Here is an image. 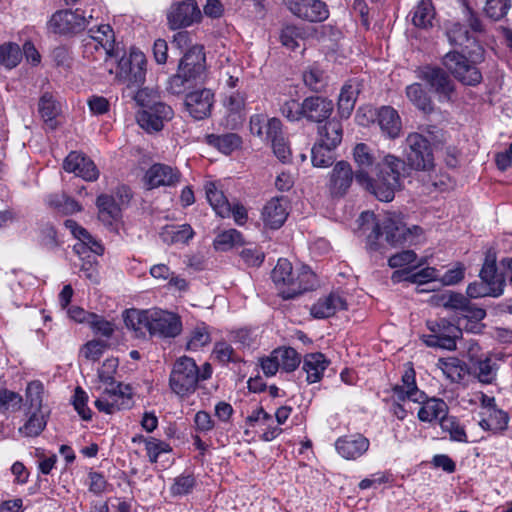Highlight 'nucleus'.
<instances>
[{
  "instance_id": "f257e3e1",
  "label": "nucleus",
  "mask_w": 512,
  "mask_h": 512,
  "mask_svg": "<svg viewBox=\"0 0 512 512\" xmlns=\"http://www.w3.org/2000/svg\"><path fill=\"white\" fill-rule=\"evenodd\" d=\"M353 159L357 166L356 182L378 200L390 202L395 193L403 188L407 174L403 159L386 154L378 161L373 150L365 143H358L354 147Z\"/></svg>"
},
{
  "instance_id": "f03ea898",
  "label": "nucleus",
  "mask_w": 512,
  "mask_h": 512,
  "mask_svg": "<svg viewBox=\"0 0 512 512\" xmlns=\"http://www.w3.org/2000/svg\"><path fill=\"white\" fill-rule=\"evenodd\" d=\"M358 231L366 237L370 252L385 253L387 247L405 248L425 240L420 226L406 227L402 213L387 212L377 218L371 211H364L357 219Z\"/></svg>"
},
{
  "instance_id": "7ed1b4c3",
  "label": "nucleus",
  "mask_w": 512,
  "mask_h": 512,
  "mask_svg": "<svg viewBox=\"0 0 512 512\" xmlns=\"http://www.w3.org/2000/svg\"><path fill=\"white\" fill-rule=\"evenodd\" d=\"M206 80V57L203 46L189 48L179 61L176 74L167 80L166 90L172 95H181Z\"/></svg>"
},
{
  "instance_id": "20e7f679",
  "label": "nucleus",
  "mask_w": 512,
  "mask_h": 512,
  "mask_svg": "<svg viewBox=\"0 0 512 512\" xmlns=\"http://www.w3.org/2000/svg\"><path fill=\"white\" fill-rule=\"evenodd\" d=\"M512 273V258H485L479 272L480 281L470 283L467 295L470 298L499 297L503 294L506 278Z\"/></svg>"
},
{
  "instance_id": "39448f33",
  "label": "nucleus",
  "mask_w": 512,
  "mask_h": 512,
  "mask_svg": "<svg viewBox=\"0 0 512 512\" xmlns=\"http://www.w3.org/2000/svg\"><path fill=\"white\" fill-rule=\"evenodd\" d=\"M407 148L405 150L407 176L410 170L430 171L434 168V156L430 141L420 133H410L406 138Z\"/></svg>"
},
{
  "instance_id": "423d86ee",
  "label": "nucleus",
  "mask_w": 512,
  "mask_h": 512,
  "mask_svg": "<svg viewBox=\"0 0 512 512\" xmlns=\"http://www.w3.org/2000/svg\"><path fill=\"white\" fill-rule=\"evenodd\" d=\"M418 258H388L391 268H399L392 273L393 282L409 281L423 284L438 278V271L431 267L419 269L423 262Z\"/></svg>"
},
{
  "instance_id": "0eeeda50",
  "label": "nucleus",
  "mask_w": 512,
  "mask_h": 512,
  "mask_svg": "<svg viewBox=\"0 0 512 512\" xmlns=\"http://www.w3.org/2000/svg\"><path fill=\"white\" fill-rule=\"evenodd\" d=\"M147 60L141 51L131 49L118 62L117 77L128 89L140 88L146 81Z\"/></svg>"
},
{
  "instance_id": "6e6552de",
  "label": "nucleus",
  "mask_w": 512,
  "mask_h": 512,
  "mask_svg": "<svg viewBox=\"0 0 512 512\" xmlns=\"http://www.w3.org/2000/svg\"><path fill=\"white\" fill-rule=\"evenodd\" d=\"M199 380V369L195 361L189 357H182L173 366L169 384L174 393L184 397L196 390Z\"/></svg>"
},
{
  "instance_id": "1a4fd4ad",
  "label": "nucleus",
  "mask_w": 512,
  "mask_h": 512,
  "mask_svg": "<svg viewBox=\"0 0 512 512\" xmlns=\"http://www.w3.org/2000/svg\"><path fill=\"white\" fill-rule=\"evenodd\" d=\"M445 68L456 80L466 86H477L482 81V73L468 55L456 51L448 52L442 60Z\"/></svg>"
},
{
  "instance_id": "9d476101",
  "label": "nucleus",
  "mask_w": 512,
  "mask_h": 512,
  "mask_svg": "<svg viewBox=\"0 0 512 512\" xmlns=\"http://www.w3.org/2000/svg\"><path fill=\"white\" fill-rule=\"evenodd\" d=\"M461 319L455 325L442 318L434 321H427L430 335L424 336V342L429 347H437L446 350L456 349V340L462 336Z\"/></svg>"
},
{
  "instance_id": "9b49d317",
  "label": "nucleus",
  "mask_w": 512,
  "mask_h": 512,
  "mask_svg": "<svg viewBox=\"0 0 512 512\" xmlns=\"http://www.w3.org/2000/svg\"><path fill=\"white\" fill-rule=\"evenodd\" d=\"M418 77L430 90L438 95L440 101H449L455 91V84L449 74L438 66L425 65L418 69Z\"/></svg>"
},
{
  "instance_id": "f8f14e48",
  "label": "nucleus",
  "mask_w": 512,
  "mask_h": 512,
  "mask_svg": "<svg viewBox=\"0 0 512 512\" xmlns=\"http://www.w3.org/2000/svg\"><path fill=\"white\" fill-rule=\"evenodd\" d=\"M201 18L202 13L195 0L174 2L167 11L168 26L172 30L189 27Z\"/></svg>"
},
{
  "instance_id": "ddd939ff",
  "label": "nucleus",
  "mask_w": 512,
  "mask_h": 512,
  "mask_svg": "<svg viewBox=\"0 0 512 512\" xmlns=\"http://www.w3.org/2000/svg\"><path fill=\"white\" fill-rule=\"evenodd\" d=\"M284 6L296 17L311 22H323L329 17V10L321 0H283Z\"/></svg>"
},
{
  "instance_id": "4468645a",
  "label": "nucleus",
  "mask_w": 512,
  "mask_h": 512,
  "mask_svg": "<svg viewBox=\"0 0 512 512\" xmlns=\"http://www.w3.org/2000/svg\"><path fill=\"white\" fill-rule=\"evenodd\" d=\"M182 178V174L177 167L165 163H154L144 174L143 182L147 189H156L159 187H175Z\"/></svg>"
},
{
  "instance_id": "2eb2a0df",
  "label": "nucleus",
  "mask_w": 512,
  "mask_h": 512,
  "mask_svg": "<svg viewBox=\"0 0 512 512\" xmlns=\"http://www.w3.org/2000/svg\"><path fill=\"white\" fill-rule=\"evenodd\" d=\"M87 20L79 10L56 11L48 22V28L55 34L70 35L81 32L87 25Z\"/></svg>"
},
{
  "instance_id": "dca6fc26",
  "label": "nucleus",
  "mask_w": 512,
  "mask_h": 512,
  "mask_svg": "<svg viewBox=\"0 0 512 512\" xmlns=\"http://www.w3.org/2000/svg\"><path fill=\"white\" fill-rule=\"evenodd\" d=\"M447 37L452 45L461 47L463 53L472 58L474 62H481L484 59L483 47L463 24L454 23L447 31Z\"/></svg>"
},
{
  "instance_id": "f3484780",
  "label": "nucleus",
  "mask_w": 512,
  "mask_h": 512,
  "mask_svg": "<svg viewBox=\"0 0 512 512\" xmlns=\"http://www.w3.org/2000/svg\"><path fill=\"white\" fill-rule=\"evenodd\" d=\"M213 104L214 93L207 88L187 93L184 101L186 111L195 120H203L209 117Z\"/></svg>"
},
{
  "instance_id": "a211bd4d",
  "label": "nucleus",
  "mask_w": 512,
  "mask_h": 512,
  "mask_svg": "<svg viewBox=\"0 0 512 512\" xmlns=\"http://www.w3.org/2000/svg\"><path fill=\"white\" fill-rule=\"evenodd\" d=\"M150 321V335L176 337L181 332L180 318L174 313L151 309Z\"/></svg>"
},
{
  "instance_id": "6ab92c4d",
  "label": "nucleus",
  "mask_w": 512,
  "mask_h": 512,
  "mask_svg": "<svg viewBox=\"0 0 512 512\" xmlns=\"http://www.w3.org/2000/svg\"><path fill=\"white\" fill-rule=\"evenodd\" d=\"M98 218L112 231L119 233L122 219V208L114 196L101 194L96 199Z\"/></svg>"
},
{
  "instance_id": "aec40b11",
  "label": "nucleus",
  "mask_w": 512,
  "mask_h": 512,
  "mask_svg": "<svg viewBox=\"0 0 512 512\" xmlns=\"http://www.w3.org/2000/svg\"><path fill=\"white\" fill-rule=\"evenodd\" d=\"M302 109L306 121L321 124L329 120L334 103L323 96H309L302 101Z\"/></svg>"
},
{
  "instance_id": "412c9836",
  "label": "nucleus",
  "mask_w": 512,
  "mask_h": 512,
  "mask_svg": "<svg viewBox=\"0 0 512 512\" xmlns=\"http://www.w3.org/2000/svg\"><path fill=\"white\" fill-rule=\"evenodd\" d=\"M66 172L74 173L86 181H95L99 177V170L95 163L82 153L72 151L63 162Z\"/></svg>"
},
{
  "instance_id": "4be33fe9",
  "label": "nucleus",
  "mask_w": 512,
  "mask_h": 512,
  "mask_svg": "<svg viewBox=\"0 0 512 512\" xmlns=\"http://www.w3.org/2000/svg\"><path fill=\"white\" fill-rule=\"evenodd\" d=\"M355 173L347 161H339L333 167L329 177V191L334 197L344 196L350 188Z\"/></svg>"
},
{
  "instance_id": "5701e85b",
  "label": "nucleus",
  "mask_w": 512,
  "mask_h": 512,
  "mask_svg": "<svg viewBox=\"0 0 512 512\" xmlns=\"http://www.w3.org/2000/svg\"><path fill=\"white\" fill-rule=\"evenodd\" d=\"M335 447L343 458L356 459L368 450L369 440L361 434L346 435L336 441Z\"/></svg>"
},
{
  "instance_id": "b1692460",
  "label": "nucleus",
  "mask_w": 512,
  "mask_h": 512,
  "mask_svg": "<svg viewBox=\"0 0 512 512\" xmlns=\"http://www.w3.org/2000/svg\"><path fill=\"white\" fill-rule=\"evenodd\" d=\"M295 284H297L296 289L282 292L281 295L283 299H293L303 294L305 291L313 290L318 285L316 274L310 269L309 266L301 264L298 259H296Z\"/></svg>"
},
{
  "instance_id": "393cba45",
  "label": "nucleus",
  "mask_w": 512,
  "mask_h": 512,
  "mask_svg": "<svg viewBox=\"0 0 512 512\" xmlns=\"http://www.w3.org/2000/svg\"><path fill=\"white\" fill-rule=\"evenodd\" d=\"M347 303L338 293H330L329 295L320 298L310 308V313L314 318L324 319L329 318L339 310H346Z\"/></svg>"
},
{
  "instance_id": "a878e982",
  "label": "nucleus",
  "mask_w": 512,
  "mask_h": 512,
  "mask_svg": "<svg viewBox=\"0 0 512 512\" xmlns=\"http://www.w3.org/2000/svg\"><path fill=\"white\" fill-rule=\"evenodd\" d=\"M263 220L271 229L280 228L287 216V200L284 197L272 198L263 208Z\"/></svg>"
},
{
  "instance_id": "bb28decb",
  "label": "nucleus",
  "mask_w": 512,
  "mask_h": 512,
  "mask_svg": "<svg viewBox=\"0 0 512 512\" xmlns=\"http://www.w3.org/2000/svg\"><path fill=\"white\" fill-rule=\"evenodd\" d=\"M360 91L361 83L357 79H351L343 85L337 103L341 118L347 119L350 117Z\"/></svg>"
},
{
  "instance_id": "cd10ccee",
  "label": "nucleus",
  "mask_w": 512,
  "mask_h": 512,
  "mask_svg": "<svg viewBox=\"0 0 512 512\" xmlns=\"http://www.w3.org/2000/svg\"><path fill=\"white\" fill-rule=\"evenodd\" d=\"M377 122L384 135L390 139L399 137L402 124L398 112L391 106H382L376 113Z\"/></svg>"
},
{
  "instance_id": "c85d7f7f",
  "label": "nucleus",
  "mask_w": 512,
  "mask_h": 512,
  "mask_svg": "<svg viewBox=\"0 0 512 512\" xmlns=\"http://www.w3.org/2000/svg\"><path fill=\"white\" fill-rule=\"evenodd\" d=\"M393 392L399 401H423L424 398V392L417 388L415 371L411 367L402 375V385H396Z\"/></svg>"
},
{
  "instance_id": "c756f323",
  "label": "nucleus",
  "mask_w": 512,
  "mask_h": 512,
  "mask_svg": "<svg viewBox=\"0 0 512 512\" xmlns=\"http://www.w3.org/2000/svg\"><path fill=\"white\" fill-rule=\"evenodd\" d=\"M151 310L128 309L123 313V320L126 327L133 330L137 337H144L150 334Z\"/></svg>"
},
{
  "instance_id": "7c9ffc66",
  "label": "nucleus",
  "mask_w": 512,
  "mask_h": 512,
  "mask_svg": "<svg viewBox=\"0 0 512 512\" xmlns=\"http://www.w3.org/2000/svg\"><path fill=\"white\" fill-rule=\"evenodd\" d=\"M421 404L418 411V418L423 422H432L433 420H439L446 416L448 413V406L444 400L438 398H427L424 394L423 401H415Z\"/></svg>"
},
{
  "instance_id": "2f4dec72",
  "label": "nucleus",
  "mask_w": 512,
  "mask_h": 512,
  "mask_svg": "<svg viewBox=\"0 0 512 512\" xmlns=\"http://www.w3.org/2000/svg\"><path fill=\"white\" fill-rule=\"evenodd\" d=\"M50 410H27L28 419L19 428V433L25 437H37L45 429Z\"/></svg>"
},
{
  "instance_id": "473e14b6",
  "label": "nucleus",
  "mask_w": 512,
  "mask_h": 512,
  "mask_svg": "<svg viewBox=\"0 0 512 512\" xmlns=\"http://www.w3.org/2000/svg\"><path fill=\"white\" fill-rule=\"evenodd\" d=\"M205 193L208 202L213 210L222 218L229 217L231 214V204L224 195L222 190H219L215 183L208 182L205 184Z\"/></svg>"
},
{
  "instance_id": "72a5a7b5",
  "label": "nucleus",
  "mask_w": 512,
  "mask_h": 512,
  "mask_svg": "<svg viewBox=\"0 0 512 512\" xmlns=\"http://www.w3.org/2000/svg\"><path fill=\"white\" fill-rule=\"evenodd\" d=\"M405 92L409 101L425 114H430L434 111L433 101L422 84L413 83L408 85Z\"/></svg>"
},
{
  "instance_id": "f704fd0d",
  "label": "nucleus",
  "mask_w": 512,
  "mask_h": 512,
  "mask_svg": "<svg viewBox=\"0 0 512 512\" xmlns=\"http://www.w3.org/2000/svg\"><path fill=\"white\" fill-rule=\"evenodd\" d=\"M326 369L324 355L321 353L308 354L304 358L302 371L306 374L308 383L319 381Z\"/></svg>"
},
{
  "instance_id": "c9c22d12",
  "label": "nucleus",
  "mask_w": 512,
  "mask_h": 512,
  "mask_svg": "<svg viewBox=\"0 0 512 512\" xmlns=\"http://www.w3.org/2000/svg\"><path fill=\"white\" fill-rule=\"evenodd\" d=\"M271 276L276 284L295 285L296 260L293 263L289 258H278Z\"/></svg>"
},
{
  "instance_id": "e433bc0d",
  "label": "nucleus",
  "mask_w": 512,
  "mask_h": 512,
  "mask_svg": "<svg viewBox=\"0 0 512 512\" xmlns=\"http://www.w3.org/2000/svg\"><path fill=\"white\" fill-rule=\"evenodd\" d=\"M323 125L318 126V135L320 143L337 147L342 140V125L339 121L327 120Z\"/></svg>"
},
{
  "instance_id": "4c0bfd02",
  "label": "nucleus",
  "mask_w": 512,
  "mask_h": 512,
  "mask_svg": "<svg viewBox=\"0 0 512 512\" xmlns=\"http://www.w3.org/2000/svg\"><path fill=\"white\" fill-rule=\"evenodd\" d=\"M435 9L431 0H421L414 8L412 23L422 29H428L433 26L435 19Z\"/></svg>"
},
{
  "instance_id": "58836bf2",
  "label": "nucleus",
  "mask_w": 512,
  "mask_h": 512,
  "mask_svg": "<svg viewBox=\"0 0 512 512\" xmlns=\"http://www.w3.org/2000/svg\"><path fill=\"white\" fill-rule=\"evenodd\" d=\"M192 236L193 230L188 224L165 226L160 233L161 239L167 244L186 243Z\"/></svg>"
},
{
  "instance_id": "ea45409f",
  "label": "nucleus",
  "mask_w": 512,
  "mask_h": 512,
  "mask_svg": "<svg viewBox=\"0 0 512 512\" xmlns=\"http://www.w3.org/2000/svg\"><path fill=\"white\" fill-rule=\"evenodd\" d=\"M207 143L216 147L222 153L228 155L237 149L241 143V137L235 133H227L222 135L210 134L207 135Z\"/></svg>"
},
{
  "instance_id": "a19ab883",
  "label": "nucleus",
  "mask_w": 512,
  "mask_h": 512,
  "mask_svg": "<svg viewBox=\"0 0 512 512\" xmlns=\"http://www.w3.org/2000/svg\"><path fill=\"white\" fill-rule=\"evenodd\" d=\"M38 111L42 119L49 124L51 129H54L56 127L54 120L60 112V107L51 93L45 92L40 97Z\"/></svg>"
},
{
  "instance_id": "79ce46f5",
  "label": "nucleus",
  "mask_w": 512,
  "mask_h": 512,
  "mask_svg": "<svg viewBox=\"0 0 512 512\" xmlns=\"http://www.w3.org/2000/svg\"><path fill=\"white\" fill-rule=\"evenodd\" d=\"M216 252H229L236 247H242L244 240L239 231L230 229L217 235L213 242Z\"/></svg>"
},
{
  "instance_id": "37998d69",
  "label": "nucleus",
  "mask_w": 512,
  "mask_h": 512,
  "mask_svg": "<svg viewBox=\"0 0 512 512\" xmlns=\"http://www.w3.org/2000/svg\"><path fill=\"white\" fill-rule=\"evenodd\" d=\"M437 368L452 382L461 381L465 375L462 361L455 357L438 359Z\"/></svg>"
},
{
  "instance_id": "c03bdc74",
  "label": "nucleus",
  "mask_w": 512,
  "mask_h": 512,
  "mask_svg": "<svg viewBox=\"0 0 512 512\" xmlns=\"http://www.w3.org/2000/svg\"><path fill=\"white\" fill-rule=\"evenodd\" d=\"M44 386L40 381H32L26 388L27 410H49L44 407L43 402Z\"/></svg>"
},
{
  "instance_id": "a18cd8bd",
  "label": "nucleus",
  "mask_w": 512,
  "mask_h": 512,
  "mask_svg": "<svg viewBox=\"0 0 512 512\" xmlns=\"http://www.w3.org/2000/svg\"><path fill=\"white\" fill-rule=\"evenodd\" d=\"M474 374L483 384H491L497 376L498 366L490 358L478 360L474 364Z\"/></svg>"
},
{
  "instance_id": "49530a36",
  "label": "nucleus",
  "mask_w": 512,
  "mask_h": 512,
  "mask_svg": "<svg viewBox=\"0 0 512 512\" xmlns=\"http://www.w3.org/2000/svg\"><path fill=\"white\" fill-rule=\"evenodd\" d=\"M336 147H330L323 143H316L311 151V160L316 167H328L333 164L335 160L334 149Z\"/></svg>"
},
{
  "instance_id": "de8ad7c7",
  "label": "nucleus",
  "mask_w": 512,
  "mask_h": 512,
  "mask_svg": "<svg viewBox=\"0 0 512 512\" xmlns=\"http://www.w3.org/2000/svg\"><path fill=\"white\" fill-rule=\"evenodd\" d=\"M304 84L314 92H321L327 86V77L323 70L311 66L303 72Z\"/></svg>"
},
{
  "instance_id": "09e8293b",
  "label": "nucleus",
  "mask_w": 512,
  "mask_h": 512,
  "mask_svg": "<svg viewBox=\"0 0 512 512\" xmlns=\"http://www.w3.org/2000/svg\"><path fill=\"white\" fill-rule=\"evenodd\" d=\"M22 59V51L15 43L0 45V64L8 69L16 67Z\"/></svg>"
},
{
  "instance_id": "8fccbe9b",
  "label": "nucleus",
  "mask_w": 512,
  "mask_h": 512,
  "mask_svg": "<svg viewBox=\"0 0 512 512\" xmlns=\"http://www.w3.org/2000/svg\"><path fill=\"white\" fill-rule=\"evenodd\" d=\"M275 355H278L280 367L286 372L294 371L301 362L299 354L291 347L277 348L275 349Z\"/></svg>"
},
{
  "instance_id": "3c124183",
  "label": "nucleus",
  "mask_w": 512,
  "mask_h": 512,
  "mask_svg": "<svg viewBox=\"0 0 512 512\" xmlns=\"http://www.w3.org/2000/svg\"><path fill=\"white\" fill-rule=\"evenodd\" d=\"M304 30L295 25H286L280 34V41L285 47L295 50L299 47V41L303 40Z\"/></svg>"
},
{
  "instance_id": "603ef678",
  "label": "nucleus",
  "mask_w": 512,
  "mask_h": 512,
  "mask_svg": "<svg viewBox=\"0 0 512 512\" xmlns=\"http://www.w3.org/2000/svg\"><path fill=\"white\" fill-rule=\"evenodd\" d=\"M511 7V0L485 1L484 12L490 19L498 21L502 19Z\"/></svg>"
},
{
  "instance_id": "864d4df0",
  "label": "nucleus",
  "mask_w": 512,
  "mask_h": 512,
  "mask_svg": "<svg viewBox=\"0 0 512 512\" xmlns=\"http://www.w3.org/2000/svg\"><path fill=\"white\" fill-rule=\"evenodd\" d=\"M137 121L139 125L147 132H158L164 127L162 119L152 114L148 109H143L137 114Z\"/></svg>"
},
{
  "instance_id": "5fc2aeb1",
  "label": "nucleus",
  "mask_w": 512,
  "mask_h": 512,
  "mask_svg": "<svg viewBox=\"0 0 512 512\" xmlns=\"http://www.w3.org/2000/svg\"><path fill=\"white\" fill-rule=\"evenodd\" d=\"M441 428L450 434L454 441L467 442L465 430L456 421L455 417L444 416L440 421Z\"/></svg>"
},
{
  "instance_id": "6e6d98bb",
  "label": "nucleus",
  "mask_w": 512,
  "mask_h": 512,
  "mask_svg": "<svg viewBox=\"0 0 512 512\" xmlns=\"http://www.w3.org/2000/svg\"><path fill=\"white\" fill-rule=\"evenodd\" d=\"M103 394L109 398L118 399V402H123V408L129 407L131 399V387L122 383H116L105 388Z\"/></svg>"
},
{
  "instance_id": "4d7b16f0",
  "label": "nucleus",
  "mask_w": 512,
  "mask_h": 512,
  "mask_svg": "<svg viewBox=\"0 0 512 512\" xmlns=\"http://www.w3.org/2000/svg\"><path fill=\"white\" fill-rule=\"evenodd\" d=\"M281 114L291 122L304 119V112L302 109V102L295 99H287L280 104Z\"/></svg>"
},
{
  "instance_id": "13d9d810",
  "label": "nucleus",
  "mask_w": 512,
  "mask_h": 512,
  "mask_svg": "<svg viewBox=\"0 0 512 512\" xmlns=\"http://www.w3.org/2000/svg\"><path fill=\"white\" fill-rule=\"evenodd\" d=\"M85 248L98 256H102L105 252L104 246L101 242L95 239L88 231L87 237H80L79 243L74 245V249L78 254L85 253Z\"/></svg>"
},
{
  "instance_id": "bf43d9fd",
  "label": "nucleus",
  "mask_w": 512,
  "mask_h": 512,
  "mask_svg": "<svg viewBox=\"0 0 512 512\" xmlns=\"http://www.w3.org/2000/svg\"><path fill=\"white\" fill-rule=\"evenodd\" d=\"M87 402V393L81 387H76L74 392L73 405L80 417L85 421H89L92 418V411L87 406Z\"/></svg>"
},
{
  "instance_id": "052dcab7",
  "label": "nucleus",
  "mask_w": 512,
  "mask_h": 512,
  "mask_svg": "<svg viewBox=\"0 0 512 512\" xmlns=\"http://www.w3.org/2000/svg\"><path fill=\"white\" fill-rule=\"evenodd\" d=\"M238 9L251 18L260 19L265 15L263 0H237Z\"/></svg>"
},
{
  "instance_id": "680f3d73",
  "label": "nucleus",
  "mask_w": 512,
  "mask_h": 512,
  "mask_svg": "<svg viewBox=\"0 0 512 512\" xmlns=\"http://www.w3.org/2000/svg\"><path fill=\"white\" fill-rule=\"evenodd\" d=\"M118 367L117 358H108L104 361L102 367L98 370V378L107 385H114V373Z\"/></svg>"
},
{
  "instance_id": "e2e57ef3",
  "label": "nucleus",
  "mask_w": 512,
  "mask_h": 512,
  "mask_svg": "<svg viewBox=\"0 0 512 512\" xmlns=\"http://www.w3.org/2000/svg\"><path fill=\"white\" fill-rule=\"evenodd\" d=\"M441 301L445 308H449L461 313L465 306L468 304L469 299L463 294L451 292L448 294H443L441 296Z\"/></svg>"
},
{
  "instance_id": "0e129e2a",
  "label": "nucleus",
  "mask_w": 512,
  "mask_h": 512,
  "mask_svg": "<svg viewBox=\"0 0 512 512\" xmlns=\"http://www.w3.org/2000/svg\"><path fill=\"white\" fill-rule=\"evenodd\" d=\"M145 448L147 451V455L149 457L150 462L155 463L157 462L158 456L161 453L169 452L170 446L158 439H155L153 437L148 438L145 440Z\"/></svg>"
},
{
  "instance_id": "69168bd1",
  "label": "nucleus",
  "mask_w": 512,
  "mask_h": 512,
  "mask_svg": "<svg viewBox=\"0 0 512 512\" xmlns=\"http://www.w3.org/2000/svg\"><path fill=\"white\" fill-rule=\"evenodd\" d=\"M463 14L465 23L474 33L482 34L485 32V25L481 18L467 3H464Z\"/></svg>"
},
{
  "instance_id": "338daca9",
  "label": "nucleus",
  "mask_w": 512,
  "mask_h": 512,
  "mask_svg": "<svg viewBox=\"0 0 512 512\" xmlns=\"http://www.w3.org/2000/svg\"><path fill=\"white\" fill-rule=\"evenodd\" d=\"M22 397L13 391L1 390L0 391V409L6 411H16L20 409Z\"/></svg>"
},
{
  "instance_id": "774afa93",
  "label": "nucleus",
  "mask_w": 512,
  "mask_h": 512,
  "mask_svg": "<svg viewBox=\"0 0 512 512\" xmlns=\"http://www.w3.org/2000/svg\"><path fill=\"white\" fill-rule=\"evenodd\" d=\"M91 328L95 333L109 338L114 332V326L111 322L99 317L95 314L90 315Z\"/></svg>"
}]
</instances>
